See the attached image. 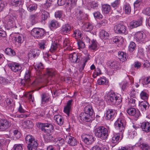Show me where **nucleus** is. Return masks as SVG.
Returning a JSON list of instances; mask_svg holds the SVG:
<instances>
[{"label": "nucleus", "instance_id": "nucleus-11", "mask_svg": "<svg viewBox=\"0 0 150 150\" xmlns=\"http://www.w3.org/2000/svg\"><path fill=\"white\" fill-rule=\"evenodd\" d=\"M11 125V123L6 120H0V131H6L10 127Z\"/></svg>", "mask_w": 150, "mask_h": 150}, {"label": "nucleus", "instance_id": "nucleus-43", "mask_svg": "<svg viewBox=\"0 0 150 150\" xmlns=\"http://www.w3.org/2000/svg\"><path fill=\"white\" fill-rule=\"evenodd\" d=\"M127 112L129 115L132 116L137 115L136 110L133 108H131L128 109L127 110Z\"/></svg>", "mask_w": 150, "mask_h": 150}, {"label": "nucleus", "instance_id": "nucleus-18", "mask_svg": "<svg viewBox=\"0 0 150 150\" xmlns=\"http://www.w3.org/2000/svg\"><path fill=\"white\" fill-rule=\"evenodd\" d=\"M91 117L89 115L85 112H81L79 115L80 119L85 122H89L91 120Z\"/></svg>", "mask_w": 150, "mask_h": 150}, {"label": "nucleus", "instance_id": "nucleus-7", "mask_svg": "<svg viewBox=\"0 0 150 150\" xmlns=\"http://www.w3.org/2000/svg\"><path fill=\"white\" fill-rule=\"evenodd\" d=\"M31 33L34 37L40 38L44 36L45 32L42 28H35L31 30Z\"/></svg>", "mask_w": 150, "mask_h": 150}, {"label": "nucleus", "instance_id": "nucleus-48", "mask_svg": "<svg viewBox=\"0 0 150 150\" xmlns=\"http://www.w3.org/2000/svg\"><path fill=\"white\" fill-rule=\"evenodd\" d=\"M5 53L7 54L13 56L15 55L16 53L15 51L10 48H7L5 50Z\"/></svg>", "mask_w": 150, "mask_h": 150}, {"label": "nucleus", "instance_id": "nucleus-24", "mask_svg": "<svg viewBox=\"0 0 150 150\" xmlns=\"http://www.w3.org/2000/svg\"><path fill=\"white\" fill-rule=\"evenodd\" d=\"M54 120L59 125L61 126L63 124L64 120L62 116L59 115H57L54 116Z\"/></svg>", "mask_w": 150, "mask_h": 150}, {"label": "nucleus", "instance_id": "nucleus-39", "mask_svg": "<svg viewBox=\"0 0 150 150\" xmlns=\"http://www.w3.org/2000/svg\"><path fill=\"white\" fill-rule=\"evenodd\" d=\"M95 101L97 105L102 107V108L104 106V102L101 98L97 97L96 98Z\"/></svg>", "mask_w": 150, "mask_h": 150}, {"label": "nucleus", "instance_id": "nucleus-4", "mask_svg": "<svg viewBox=\"0 0 150 150\" xmlns=\"http://www.w3.org/2000/svg\"><path fill=\"white\" fill-rule=\"evenodd\" d=\"M25 140L28 144V147L30 148L33 146V150H36L38 144L37 142L35 140L33 137L30 135H27L25 138Z\"/></svg>", "mask_w": 150, "mask_h": 150}, {"label": "nucleus", "instance_id": "nucleus-28", "mask_svg": "<svg viewBox=\"0 0 150 150\" xmlns=\"http://www.w3.org/2000/svg\"><path fill=\"white\" fill-rule=\"evenodd\" d=\"M110 67L115 71L119 70L120 68L119 64L116 61L111 62L110 63Z\"/></svg>", "mask_w": 150, "mask_h": 150}, {"label": "nucleus", "instance_id": "nucleus-17", "mask_svg": "<svg viewBox=\"0 0 150 150\" xmlns=\"http://www.w3.org/2000/svg\"><path fill=\"white\" fill-rule=\"evenodd\" d=\"M69 58L72 62L77 63L79 62L80 56L77 53L74 52L69 54Z\"/></svg>", "mask_w": 150, "mask_h": 150}, {"label": "nucleus", "instance_id": "nucleus-61", "mask_svg": "<svg viewBox=\"0 0 150 150\" xmlns=\"http://www.w3.org/2000/svg\"><path fill=\"white\" fill-rule=\"evenodd\" d=\"M94 17L97 19H100L103 18V16L101 13L98 12H96L93 13Z\"/></svg>", "mask_w": 150, "mask_h": 150}, {"label": "nucleus", "instance_id": "nucleus-57", "mask_svg": "<svg viewBox=\"0 0 150 150\" xmlns=\"http://www.w3.org/2000/svg\"><path fill=\"white\" fill-rule=\"evenodd\" d=\"M47 74L48 76H53L55 75L54 69H47Z\"/></svg>", "mask_w": 150, "mask_h": 150}, {"label": "nucleus", "instance_id": "nucleus-5", "mask_svg": "<svg viewBox=\"0 0 150 150\" xmlns=\"http://www.w3.org/2000/svg\"><path fill=\"white\" fill-rule=\"evenodd\" d=\"M145 33L142 31H139L135 33L134 38L137 42L143 43H145L147 41Z\"/></svg>", "mask_w": 150, "mask_h": 150}, {"label": "nucleus", "instance_id": "nucleus-2", "mask_svg": "<svg viewBox=\"0 0 150 150\" xmlns=\"http://www.w3.org/2000/svg\"><path fill=\"white\" fill-rule=\"evenodd\" d=\"M105 99L112 105H118L122 101L121 97L112 91L106 93L105 96Z\"/></svg>", "mask_w": 150, "mask_h": 150}, {"label": "nucleus", "instance_id": "nucleus-60", "mask_svg": "<svg viewBox=\"0 0 150 150\" xmlns=\"http://www.w3.org/2000/svg\"><path fill=\"white\" fill-rule=\"evenodd\" d=\"M53 1H50V0H47L45 4V7L47 9L49 10V8L51 7L52 5V2Z\"/></svg>", "mask_w": 150, "mask_h": 150}, {"label": "nucleus", "instance_id": "nucleus-26", "mask_svg": "<svg viewBox=\"0 0 150 150\" xmlns=\"http://www.w3.org/2000/svg\"><path fill=\"white\" fill-rule=\"evenodd\" d=\"M50 97L48 93H44L41 95V103L45 104L49 101Z\"/></svg>", "mask_w": 150, "mask_h": 150}, {"label": "nucleus", "instance_id": "nucleus-51", "mask_svg": "<svg viewBox=\"0 0 150 150\" xmlns=\"http://www.w3.org/2000/svg\"><path fill=\"white\" fill-rule=\"evenodd\" d=\"M139 146L142 150H150V146L148 144L146 143H142Z\"/></svg>", "mask_w": 150, "mask_h": 150}, {"label": "nucleus", "instance_id": "nucleus-41", "mask_svg": "<svg viewBox=\"0 0 150 150\" xmlns=\"http://www.w3.org/2000/svg\"><path fill=\"white\" fill-rule=\"evenodd\" d=\"M120 88L122 90L125 91L126 90L128 87V83L126 81H122L120 83Z\"/></svg>", "mask_w": 150, "mask_h": 150}, {"label": "nucleus", "instance_id": "nucleus-54", "mask_svg": "<svg viewBox=\"0 0 150 150\" xmlns=\"http://www.w3.org/2000/svg\"><path fill=\"white\" fill-rule=\"evenodd\" d=\"M129 105L132 107H134L136 105L135 100L134 98H132L130 97V98L129 99L128 102Z\"/></svg>", "mask_w": 150, "mask_h": 150}, {"label": "nucleus", "instance_id": "nucleus-29", "mask_svg": "<svg viewBox=\"0 0 150 150\" xmlns=\"http://www.w3.org/2000/svg\"><path fill=\"white\" fill-rule=\"evenodd\" d=\"M118 58L122 62L127 60V56L126 53L122 52H118Z\"/></svg>", "mask_w": 150, "mask_h": 150}, {"label": "nucleus", "instance_id": "nucleus-32", "mask_svg": "<svg viewBox=\"0 0 150 150\" xmlns=\"http://www.w3.org/2000/svg\"><path fill=\"white\" fill-rule=\"evenodd\" d=\"M85 112L89 115L91 116L93 114V110L92 108L90 105H88L86 106L84 108Z\"/></svg>", "mask_w": 150, "mask_h": 150}, {"label": "nucleus", "instance_id": "nucleus-33", "mask_svg": "<svg viewBox=\"0 0 150 150\" xmlns=\"http://www.w3.org/2000/svg\"><path fill=\"white\" fill-rule=\"evenodd\" d=\"M110 6L107 4H104L102 6V11L105 14L108 13L110 11Z\"/></svg>", "mask_w": 150, "mask_h": 150}, {"label": "nucleus", "instance_id": "nucleus-31", "mask_svg": "<svg viewBox=\"0 0 150 150\" xmlns=\"http://www.w3.org/2000/svg\"><path fill=\"white\" fill-rule=\"evenodd\" d=\"M31 75L30 71L29 70H27L25 73L24 77V80L25 81V84H28L29 83L30 81Z\"/></svg>", "mask_w": 150, "mask_h": 150}, {"label": "nucleus", "instance_id": "nucleus-53", "mask_svg": "<svg viewBox=\"0 0 150 150\" xmlns=\"http://www.w3.org/2000/svg\"><path fill=\"white\" fill-rule=\"evenodd\" d=\"M89 4L91 8L94 9H97L98 8V4L96 1H92L89 3Z\"/></svg>", "mask_w": 150, "mask_h": 150}, {"label": "nucleus", "instance_id": "nucleus-56", "mask_svg": "<svg viewBox=\"0 0 150 150\" xmlns=\"http://www.w3.org/2000/svg\"><path fill=\"white\" fill-rule=\"evenodd\" d=\"M9 82V81L2 77H0V84L2 85L6 84Z\"/></svg>", "mask_w": 150, "mask_h": 150}, {"label": "nucleus", "instance_id": "nucleus-22", "mask_svg": "<svg viewBox=\"0 0 150 150\" xmlns=\"http://www.w3.org/2000/svg\"><path fill=\"white\" fill-rule=\"evenodd\" d=\"M143 131L146 133L150 132V123L148 122H143L141 125Z\"/></svg>", "mask_w": 150, "mask_h": 150}, {"label": "nucleus", "instance_id": "nucleus-21", "mask_svg": "<svg viewBox=\"0 0 150 150\" xmlns=\"http://www.w3.org/2000/svg\"><path fill=\"white\" fill-rule=\"evenodd\" d=\"M115 113V111L111 109L108 110L106 112L105 118L107 120H112L114 118Z\"/></svg>", "mask_w": 150, "mask_h": 150}, {"label": "nucleus", "instance_id": "nucleus-64", "mask_svg": "<svg viewBox=\"0 0 150 150\" xmlns=\"http://www.w3.org/2000/svg\"><path fill=\"white\" fill-rule=\"evenodd\" d=\"M142 12L145 15L150 16V7H147L144 9Z\"/></svg>", "mask_w": 150, "mask_h": 150}, {"label": "nucleus", "instance_id": "nucleus-62", "mask_svg": "<svg viewBox=\"0 0 150 150\" xmlns=\"http://www.w3.org/2000/svg\"><path fill=\"white\" fill-rule=\"evenodd\" d=\"M144 0H137L134 3V8H139L143 2Z\"/></svg>", "mask_w": 150, "mask_h": 150}, {"label": "nucleus", "instance_id": "nucleus-47", "mask_svg": "<svg viewBox=\"0 0 150 150\" xmlns=\"http://www.w3.org/2000/svg\"><path fill=\"white\" fill-rule=\"evenodd\" d=\"M11 5L15 7L18 6L21 4V0H11Z\"/></svg>", "mask_w": 150, "mask_h": 150}, {"label": "nucleus", "instance_id": "nucleus-19", "mask_svg": "<svg viewBox=\"0 0 150 150\" xmlns=\"http://www.w3.org/2000/svg\"><path fill=\"white\" fill-rule=\"evenodd\" d=\"M139 109L142 111L145 112L149 108V104L146 101H143L140 102L139 105Z\"/></svg>", "mask_w": 150, "mask_h": 150}, {"label": "nucleus", "instance_id": "nucleus-13", "mask_svg": "<svg viewBox=\"0 0 150 150\" xmlns=\"http://www.w3.org/2000/svg\"><path fill=\"white\" fill-rule=\"evenodd\" d=\"M81 137L83 141L87 144H91L95 140L94 138L91 134H83Z\"/></svg>", "mask_w": 150, "mask_h": 150}, {"label": "nucleus", "instance_id": "nucleus-58", "mask_svg": "<svg viewBox=\"0 0 150 150\" xmlns=\"http://www.w3.org/2000/svg\"><path fill=\"white\" fill-rule=\"evenodd\" d=\"M136 47V45L133 42H131L129 46V49L130 52H132L135 50Z\"/></svg>", "mask_w": 150, "mask_h": 150}, {"label": "nucleus", "instance_id": "nucleus-23", "mask_svg": "<svg viewBox=\"0 0 150 150\" xmlns=\"http://www.w3.org/2000/svg\"><path fill=\"white\" fill-rule=\"evenodd\" d=\"M142 23V21L141 19H140L137 21H133L130 22L129 26L131 28H133L141 25Z\"/></svg>", "mask_w": 150, "mask_h": 150}, {"label": "nucleus", "instance_id": "nucleus-20", "mask_svg": "<svg viewBox=\"0 0 150 150\" xmlns=\"http://www.w3.org/2000/svg\"><path fill=\"white\" fill-rule=\"evenodd\" d=\"M71 27L70 25L68 24L63 25L61 28V32L63 34L69 33L71 29Z\"/></svg>", "mask_w": 150, "mask_h": 150}, {"label": "nucleus", "instance_id": "nucleus-1", "mask_svg": "<svg viewBox=\"0 0 150 150\" xmlns=\"http://www.w3.org/2000/svg\"><path fill=\"white\" fill-rule=\"evenodd\" d=\"M126 123L124 117L122 115H120L114 123L116 129L120 133L113 134L111 140L112 143L117 144L121 140L123 136Z\"/></svg>", "mask_w": 150, "mask_h": 150}, {"label": "nucleus", "instance_id": "nucleus-55", "mask_svg": "<svg viewBox=\"0 0 150 150\" xmlns=\"http://www.w3.org/2000/svg\"><path fill=\"white\" fill-rule=\"evenodd\" d=\"M107 81L105 77L100 78L97 81V83L99 85H103L107 82Z\"/></svg>", "mask_w": 150, "mask_h": 150}, {"label": "nucleus", "instance_id": "nucleus-12", "mask_svg": "<svg viewBox=\"0 0 150 150\" xmlns=\"http://www.w3.org/2000/svg\"><path fill=\"white\" fill-rule=\"evenodd\" d=\"M8 66L13 71L19 74L22 70L21 65L18 63H9Z\"/></svg>", "mask_w": 150, "mask_h": 150}, {"label": "nucleus", "instance_id": "nucleus-50", "mask_svg": "<svg viewBox=\"0 0 150 150\" xmlns=\"http://www.w3.org/2000/svg\"><path fill=\"white\" fill-rule=\"evenodd\" d=\"M57 44L53 43L51 45L50 51L52 53L55 52L57 51Z\"/></svg>", "mask_w": 150, "mask_h": 150}, {"label": "nucleus", "instance_id": "nucleus-44", "mask_svg": "<svg viewBox=\"0 0 150 150\" xmlns=\"http://www.w3.org/2000/svg\"><path fill=\"white\" fill-rule=\"evenodd\" d=\"M23 126L25 127L31 128L33 127V123L32 122L29 120H27L24 121L23 123Z\"/></svg>", "mask_w": 150, "mask_h": 150}, {"label": "nucleus", "instance_id": "nucleus-30", "mask_svg": "<svg viewBox=\"0 0 150 150\" xmlns=\"http://www.w3.org/2000/svg\"><path fill=\"white\" fill-rule=\"evenodd\" d=\"M83 28L86 31H89L92 30L93 26L91 23H87L83 26Z\"/></svg>", "mask_w": 150, "mask_h": 150}, {"label": "nucleus", "instance_id": "nucleus-34", "mask_svg": "<svg viewBox=\"0 0 150 150\" xmlns=\"http://www.w3.org/2000/svg\"><path fill=\"white\" fill-rule=\"evenodd\" d=\"M74 36L75 37L76 39L80 40L82 38V34L81 32L79 30H76L74 31Z\"/></svg>", "mask_w": 150, "mask_h": 150}, {"label": "nucleus", "instance_id": "nucleus-40", "mask_svg": "<svg viewBox=\"0 0 150 150\" xmlns=\"http://www.w3.org/2000/svg\"><path fill=\"white\" fill-rule=\"evenodd\" d=\"M28 10L30 12L35 11L37 8V5L36 4H31L27 6Z\"/></svg>", "mask_w": 150, "mask_h": 150}, {"label": "nucleus", "instance_id": "nucleus-25", "mask_svg": "<svg viewBox=\"0 0 150 150\" xmlns=\"http://www.w3.org/2000/svg\"><path fill=\"white\" fill-rule=\"evenodd\" d=\"M60 25V23L55 20H53L50 22L49 26L50 29H55Z\"/></svg>", "mask_w": 150, "mask_h": 150}, {"label": "nucleus", "instance_id": "nucleus-46", "mask_svg": "<svg viewBox=\"0 0 150 150\" xmlns=\"http://www.w3.org/2000/svg\"><path fill=\"white\" fill-rule=\"evenodd\" d=\"M140 96L142 99L146 100L148 99L149 95L145 91H143L140 93Z\"/></svg>", "mask_w": 150, "mask_h": 150}, {"label": "nucleus", "instance_id": "nucleus-45", "mask_svg": "<svg viewBox=\"0 0 150 150\" xmlns=\"http://www.w3.org/2000/svg\"><path fill=\"white\" fill-rule=\"evenodd\" d=\"M113 42L116 44L117 43L121 44L123 41V39L122 37L117 36H116L113 38Z\"/></svg>", "mask_w": 150, "mask_h": 150}, {"label": "nucleus", "instance_id": "nucleus-63", "mask_svg": "<svg viewBox=\"0 0 150 150\" xmlns=\"http://www.w3.org/2000/svg\"><path fill=\"white\" fill-rule=\"evenodd\" d=\"M23 145L21 144H16L13 147V150H23Z\"/></svg>", "mask_w": 150, "mask_h": 150}, {"label": "nucleus", "instance_id": "nucleus-35", "mask_svg": "<svg viewBox=\"0 0 150 150\" xmlns=\"http://www.w3.org/2000/svg\"><path fill=\"white\" fill-rule=\"evenodd\" d=\"M13 138L15 139H17L20 138L21 136L20 132L17 129H13Z\"/></svg>", "mask_w": 150, "mask_h": 150}, {"label": "nucleus", "instance_id": "nucleus-6", "mask_svg": "<svg viewBox=\"0 0 150 150\" xmlns=\"http://www.w3.org/2000/svg\"><path fill=\"white\" fill-rule=\"evenodd\" d=\"M77 0H58V3L60 2V5L66 4L67 8L71 9L74 7L76 4Z\"/></svg>", "mask_w": 150, "mask_h": 150}, {"label": "nucleus", "instance_id": "nucleus-27", "mask_svg": "<svg viewBox=\"0 0 150 150\" xmlns=\"http://www.w3.org/2000/svg\"><path fill=\"white\" fill-rule=\"evenodd\" d=\"M109 33L104 30H102L100 33V38L103 40H107L109 38Z\"/></svg>", "mask_w": 150, "mask_h": 150}, {"label": "nucleus", "instance_id": "nucleus-42", "mask_svg": "<svg viewBox=\"0 0 150 150\" xmlns=\"http://www.w3.org/2000/svg\"><path fill=\"white\" fill-rule=\"evenodd\" d=\"M133 129L130 130H129V135L131 138H133L137 135V132L135 131L137 127L136 128L134 125H133Z\"/></svg>", "mask_w": 150, "mask_h": 150}, {"label": "nucleus", "instance_id": "nucleus-59", "mask_svg": "<svg viewBox=\"0 0 150 150\" xmlns=\"http://www.w3.org/2000/svg\"><path fill=\"white\" fill-rule=\"evenodd\" d=\"M120 3V0H116L112 3L111 5L113 7L116 8L118 7Z\"/></svg>", "mask_w": 150, "mask_h": 150}, {"label": "nucleus", "instance_id": "nucleus-38", "mask_svg": "<svg viewBox=\"0 0 150 150\" xmlns=\"http://www.w3.org/2000/svg\"><path fill=\"white\" fill-rule=\"evenodd\" d=\"M40 16V13H36L34 14L31 15L30 16V18L33 22L35 21L36 20L38 19Z\"/></svg>", "mask_w": 150, "mask_h": 150}, {"label": "nucleus", "instance_id": "nucleus-16", "mask_svg": "<svg viewBox=\"0 0 150 150\" xmlns=\"http://www.w3.org/2000/svg\"><path fill=\"white\" fill-rule=\"evenodd\" d=\"M40 51L37 49H33L31 50L28 54L29 58L32 59L38 57L39 55Z\"/></svg>", "mask_w": 150, "mask_h": 150}, {"label": "nucleus", "instance_id": "nucleus-37", "mask_svg": "<svg viewBox=\"0 0 150 150\" xmlns=\"http://www.w3.org/2000/svg\"><path fill=\"white\" fill-rule=\"evenodd\" d=\"M123 10L125 13L129 14L131 12V7L128 3H125L123 6Z\"/></svg>", "mask_w": 150, "mask_h": 150}, {"label": "nucleus", "instance_id": "nucleus-10", "mask_svg": "<svg viewBox=\"0 0 150 150\" xmlns=\"http://www.w3.org/2000/svg\"><path fill=\"white\" fill-rule=\"evenodd\" d=\"M114 30L115 33L118 34L124 33L126 34L127 33L125 26L120 23L117 24L115 26Z\"/></svg>", "mask_w": 150, "mask_h": 150}, {"label": "nucleus", "instance_id": "nucleus-14", "mask_svg": "<svg viewBox=\"0 0 150 150\" xmlns=\"http://www.w3.org/2000/svg\"><path fill=\"white\" fill-rule=\"evenodd\" d=\"M64 138L67 142L71 146H75L77 144V142L76 139L69 135L65 134Z\"/></svg>", "mask_w": 150, "mask_h": 150}, {"label": "nucleus", "instance_id": "nucleus-36", "mask_svg": "<svg viewBox=\"0 0 150 150\" xmlns=\"http://www.w3.org/2000/svg\"><path fill=\"white\" fill-rule=\"evenodd\" d=\"M40 13L42 19L43 20H45L47 19L48 17L49 16V13L44 11H42L40 12Z\"/></svg>", "mask_w": 150, "mask_h": 150}, {"label": "nucleus", "instance_id": "nucleus-9", "mask_svg": "<svg viewBox=\"0 0 150 150\" xmlns=\"http://www.w3.org/2000/svg\"><path fill=\"white\" fill-rule=\"evenodd\" d=\"M39 127L42 131L47 133H50L54 129L52 125L49 123H40Z\"/></svg>", "mask_w": 150, "mask_h": 150}, {"label": "nucleus", "instance_id": "nucleus-3", "mask_svg": "<svg viewBox=\"0 0 150 150\" xmlns=\"http://www.w3.org/2000/svg\"><path fill=\"white\" fill-rule=\"evenodd\" d=\"M94 132L96 137L103 140L106 139L108 136L107 129L103 126L95 127Z\"/></svg>", "mask_w": 150, "mask_h": 150}, {"label": "nucleus", "instance_id": "nucleus-49", "mask_svg": "<svg viewBox=\"0 0 150 150\" xmlns=\"http://www.w3.org/2000/svg\"><path fill=\"white\" fill-rule=\"evenodd\" d=\"M64 15V13L63 11L61 10L57 11L54 14V16L56 18L60 19Z\"/></svg>", "mask_w": 150, "mask_h": 150}, {"label": "nucleus", "instance_id": "nucleus-8", "mask_svg": "<svg viewBox=\"0 0 150 150\" xmlns=\"http://www.w3.org/2000/svg\"><path fill=\"white\" fill-rule=\"evenodd\" d=\"M16 19V17L13 15L8 16L6 18L5 23L9 27H16L15 23Z\"/></svg>", "mask_w": 150, "mask_h": 150}, {"label": "nucleus", "instance_id": "nucleus-15", "mask_svg": "<svg viewBox=\"0 0 150 150\" xmlns=\"http://www.w3.org/2000/svg\"><path fill=\"white\" fill-rule=\"evenodd\" d=\"M86 40L88 41L90 44L89 45V48L91 50H96L98 49V44L96 40H93L90 41V39L88 38H86Z\"/></svg>", "mask_w": 150, "mask_h": 150}, {"label": "nucleus", "instance_id": "nucleus-52", "mask_svg": "<svg viewBox=\"0 0 150 150\" xmlns=\"http://www.w3.org/2000/svg\"><path fill=\"white\" fill-rule=\"evenodd\" d=\"M15 40L19 43L23 42L24 40V38L22 35H17L15 38Z\"/></svg>", "mask_w": 150, "mask_h": 150}]
</instances>
